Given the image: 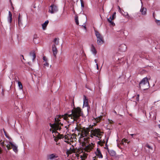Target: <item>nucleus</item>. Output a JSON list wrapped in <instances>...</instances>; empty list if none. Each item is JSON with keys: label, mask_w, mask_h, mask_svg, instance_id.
I'll use <instances>...</instances> for the list:
<instances>
[{"label": "nucleus", "mask_w": 160, "mask_h": 160, "mask_svg": "<svg viewBox=\"0 0 160 160\" xmlns=\"http://www.w3.org/2000/svg\"><path fill=\"white\" fill-rule=\"evenodd\" d=\"M68 111L67 113L65 114L62 115L63 118L65 120L69 119L68 118H70L72 120V122L76 121L78 119L82 114L81 108L79 107L74 108L71 111Z\"/></svg>", "instance_id": "1"}, {"label": "nucleus", "mask_w": 160, "mask_h": 160, "mask_svg": "<svg viewBox=\"0 0 160 160\" xmlns=\"http://www.w3.org/2000/svg\"><path fill=\"white\" fill-rule=\"evenodd\" d=\"M55 122L53 124H51L50 123V125L52 128H53L54 130H52V133H53L54 131V130H60L61 129V127L60 126V125H63V124L61 123V122H60V120L59 118H55Z\"/></svg>", "instance_id": "2"}, {"label": "nucleus", "mask_w": 160, "mask_h": 160, "mask_svg": "<svg viewBox=\"0 0 160 160\" xmlns=\"http://www.w3.org/2000/svg\"><path fill=\"white\" fill-rule=\"evenodd\" d=\"M139 87L143 90L147 89L149 87V82L147 78H143L139 83Z\"/></svg>", "instance_id": "3"}, {"label": "nucleus", "mask_w": 160, "mask_h": 160, "mask_svg": "<svg viewBox=\"0 0 160 160\" xmlns=\"http://www.w3.org/2000/svg\"><path fill=\"white\" fill-rule=\"evenodd\" d=\"M95 34L97 38V43L99 45H101L104 42L103 37L97 31H95Z\"/></svg>", "instance_id": "4"}, {"label": "nucleus", "mask_w": 160, "mask_h": 160, "mask_svg": "<svg viewBox=\"0 0 160 160\" xmlns=\"http://www.w3.org/2000/svg\"><path fill=\"white\" fill-rule=\"evenodd\" d=\"M77 130L81 132V136L82 137H87L88 134L90 131V128H85V127L82 128L81 131L79 130L78 129H77Z\"/></svg>", "instance_id": "5"}, {"label": "nucleus", "mask_w": 160, "mask_h": 160, "mask_svg": "<svg viewBox=\"0 0 160 160\" xmlns=\"http://www.w3.org/2000/svg\"><path fill=\"white\" fill-rule=\"evenodd\" d=\"M58 10L57 7L54 4L52 5L49 8V12L52 14L57 12Z\"/></svg>", "instance_id": "6"}, {"label": "nucleus", "mask_w": 160, "mask_h": 160, "mask_svg": "<svg viewBox=\"0 0 160 160\" xmlns=\"http://www.w3.org/2000/svg\"><path fill=\"white\" fill-rule=\"evenodd\" d=\"M92 133L91 135V137H92V135L98 137V136H101V133L102 132L100 131L99 129H95L94 130H92Z\"/></svg>", "instance_id": "7"}, {"label": "nucleus", "mask_w": 160, "mask_h": 160, "mask_svg": "<svg viewBox=\"0 0 160 160\" xmlns=\"http://www.w3.org/2000/svg\"><path fill=\"white\" fill-rule=\"evenodd\" d=\"M58 157V156L56 154L52 153L47 156V159L48 160H53Z\"/></svg>", "instance_id": "8"}, {"label": "nucleus", "mask_w": 160, "mask_h": 160, "mask_svg": "<svg viewBox=\"0 0 160 160\" xmlns=\"http://www.w3.org/2000/svg\"><path fill=\"white\" fill-rule=\"evenodd\" d=\"M93 144L91 143V144H89L85 147V149L87 152H89L93 149Z\"/></svg>", "instance_id": "9"}, {"label": "nucleus", "mask_w": 160, "mask_h": 160, "mask_svg": "<svg viewBox=\"0 0 160 160\" xmlns=\"http://www.w3.org/2000/svg\"><path fill=\"white\" fill-rule=\"evenodd\" d=\"M119 49L121 52H124L127 49V46L125 44H121L119 47Z\"/></svg>", "instance_id": "10"}, {"label": "nucleus", "mask_w": 160, "mask_h": 160, "mask_svg": "<svg viewBox=\"0 0 160 160\" xmlns=\"http://www.w3.org/2000/svg\"><path fill=\"white\" fill-rule=\"evenodd\" d=\"M52 51L53 55L55 57H56V54H57L58 50L55 44H53L52 45Z\"/></svg>", "instance_id": "11"}, {"label": "nucleus", "mask_w": 160, "mask_h": 160, "mask_svg": "<svg viewBox=\"0 0 160 160\" xmlns=\"http://www.w3.org/2000/svg\"><path fill=\"white\" fill-rule=\"evenodd\" d=\"M9 143L11 145L13 151L15 152H17L18 151L17 147L11 142H9Z\"/></svg>", "instance_id": "12"}, {"label": "nucleus", "mask_w": 160, "mask_h": 160, "mask_svg": "<svg viewBox=\"0 0 160 160\" xmlns=\"http://www.w3.org/2000/svg\"><path fill=\"white\" fill-rule=\"evenodd\" d=\"M96 155L99 158H102L103 157L102 155V154L100 150L98 148L96 152Z\"/></svg>", "instance_id": "13"}, {"label": "nucleus", "mask_w": 160, "mask_h": 160, "mask_svg": "<svg viewBox=\"0 0 160 160\" xmlns=\"http://www.w3.org/2000/svg\"><path fill=\"white\" fill-rule=\"evenodd\" d=\"M91 51L95 55L97 54V51L93 44H91Z\"/></svg>", "instance_id": "14"}, {"label": "nucleus", "mask_w": 160, "mask_h": 160, "mask_svg": "<svg viewBox=\"0 0 160 160\" xmlns=\"http://www.w3.org/2000/svg\"><path fill=\"white\" fill-rule=\"evenodd\" d=\"M30 56L32 57V60L33 62L34 61V60L36 58V54L34 51H32L30 53Z\"/></svg>", "instance_id": "15"}, {"label": "nucleus", "mask_w": 160, "mask_h": 160, "mask_svg": "<svg viewBox=\"0 0 160 160\" xmlns=\"http://www.w3.org/2000/svg\"><path fill=\"white\" fill-rule=\"evenodd\" d=\"M107 148L108 149V152L109 153L110 155L112 156H114L116 155V153L115 151L113 150H111L110 151H109L108 150V148L107 147Z\"/></svg>", "instance_id": "16"}, {"label": "nucleus", "mask_w": 160, "mask_h": 160, "mask_svg": "<svg viewBox=\"0 0 160 160\" xmlns=\"http://www.w3.org/2000/svg\"><path fill=\"white\" fill-rule=\"evenodd\" d=\"M8 14V21L10 23H11L12 21V14L10 11H9Z\"/></svg>", "instance_id": "17"}, {"label": "nucleus", "mask_w": 160, "mask_h": 160, "mask_svg": "<svg viewBox=\"0 0 160 160\" xmlns=\"http://www.w3.org/2000/svg\"><path fill=\"white\" fill-rule=\"evenodd\" d=\"M49 22L48 20H47L44 23H43L42 25V28L43 29L45 30Z\"/></svg>", "instance_id": "18"}, {"label": "nucleus", "mask_w": 160, "mask_h": 160, "mask_svg": "<svg viewBox=\"0 0 160 160\" xmlns=\"http://www.w3.org/2000/svg\"><path fill=\"white\" fill-rule=\"evenodd\" d=\"M112 18H111V16L109 18H108V21L109 22L110 24L112 25L113 26L115 25V23H114L112 21Z\"/></svg>", "instance_id": "19"}, {"label": "nucleus", "mask_w": 160, "mask_h": 160, "mask_svg": "<svg viewBox=\"0 0 160 160\" xmlns=\"http://www.w3.org/2000/svg\"><path fill=\"white\" fill-rule=\"evenodd\" d=\"M140 11L142 12V14L145 15L146 13V9L144 7H142Z\"/></svg>", "instance_id": "20"}, {"label": "nucleus", "mask_w": 160, "mask_h": 160, "mask_svg": "<svg viewBox=\"0 0 160 160\" xmlns=\"http://www.w3.org/2000/svg\"><path fill=\"white\" fill-rule=\"evenodd\" d=\"M84 99L83 101V105L85 106H87L88 103V99L86 98V97L85 96H84Z\"/></svg>", "instance_id": "21"}, {"label": "nucleus", "mask_w": 160, "mask_h": 160, "mask_svg": "<svg viewBox=\"0 0 160 160\" xmlns=\"http://www.w3.org/2000/svg\"><path fill=\"white\" fill-rule=\"evenodd\" d=\"M38 37L37 34H34L33 36V41L35 43H38V42L36 41V40L37 39Z\"/></svg>", "instance_id": "22"}, {"label": "nucleus", "mask_w": 160, "mask_h": 160, "mask_svg": "<svg viewBox=\"0 0 160 160\" xmlns=\"http://www.w3.org/2000/svg\"><path fill=\"white\" fill-rule=\"evenodd\" d=\"M18 25L19 26L21 24V19L20 18V13L19 14V15L18 18Z\"/></svg>", "instance_id": "23"}, {"label": "nucleus", "mask_w": 160, "mask_h": 160, "mask_svg": "<svg viewBox=\"0 0 160 160\" xmlns=\"http://www.w3.org/2000/svg\"><path fill=\"white\" fill-rule=\"evenodd\" d=\"M53 42L56 45H58L59 42V38H55L53 40Z\"/></svg>", "instance_id": "24"}, {"label": "nucleus", "mask_w": 160, "mask_h": 160, "mask_svg": "<svg viewBox=\"0 0 160 160\" xmlns=\"http://www.w3.org/2000/svg\"><path fill=\"white\" fill-rule=\"evenodd\" d=\"M18 86L19 88L20 89H22L23 87H22V86L21 82H20L18 81Z\"/></svg>", "instance_id": "25"}, {"label": "nucleus", "mask_w": 160, "mask_h": 160, "mask_svg": "<svg viewBox=\"0 0 160 160\" xmlns=\"http://www.w3.org/2000/svg\"><path fill=\"white\" fill-rule=\"evenodd\" d=\"M75 22L77 25H78L79 24V22L78 20V16H76L75 18Z\"/></svg>", "instance_id": "26"}, {"label": "nucleus", "mask_w": 160, "mask_h": 160, "mask_svg": "<svg viewBox=\"0 0 160 160\" xmlns=\"http://www.w3.org/2000/svg\"><path fill=\"white\" fill-rule=\"evenodd\" d=\"M72 152V151H71L70 150L68 149L67 150L66 153L67 154V155H69L71 154Z\"/></svg>", "instance_id": "27"}, {"label": "nucleus", "mask_w": 160, "mask_h": 160, "mask_svg": "<svg viewBox=\"0 0 160 160\" xmlns=\"http://www.w3.org/2000/svg\"><path fill=\"white\" fill-rule=\"evenodd\" d=\"M105 142L104 141H103V142L101 141H99L98 142V143L101 146L103 145L104 143Z\"/></svg>", "instance_id": "28"}, {"label": "nucleus", "mask_w": 160, "mask_h": 160, "mask_svg": "<svg viewBox=\"0 0 160 160\" xmlns=\"http://www.w3.org/2000/svg\"><path fill=\"white\" fill-rule=\"evenodd\" d=\"M0 144L2 147L3 148H5V147L4 146V142H2V140H0Z\"/></svg>", "instance_id": "29"}, {"label": "nucleus", "mask_w": 160, "mask_h": 160, "mask_svg": "<svg viewBox=\"0 0 160 160\" xmlns=\"http://www.w3.org/2000/svg\"><path fill=\"white\" fill-rule=\"evenodd\" d=\"M80 1L81 2V7L83 8L84 7V4L83 1V0H80Z\"/></svg>", "instance_id": "30"}, {"label": "nucleus", "mask_w": 160, "mask_h": 160, "mask_svg": "<svg viewBox=\"0 0 160 160\" xmlns=\"http://www.w3.org/2000/svg\"><path fill=\"white\" fill-rule=\"evenodd\" d=\"M49 63L47 62H45V63L43 64V67H49Z\"/></svg>", "instance_id": "31"}, {"label": "nucleus", "mask_w": 160, "mask_h": 160, "mask_svg": "<svg viewBox=\"0 0 160 160\" xmlns=\"http://www.w3.org/2000/svg\"><path fill=\"white\" fill-rule=\"evenodd\" d=\"M67 136H64L63 135H62L60 137V138H64V140H66L67 139Z\"/></svg>", "instance_id": "32"}, {"label": "nucleus", "mask_w": 160, "mask_h": 160, "mask_svg": "<svg viewBox=\"0 0 160 160\" xmlns=\"http://www.w3.org/2000/svg\"><path fill=\"white\" fill-rule=\"evenodd\" d=\"M10 146H11V145L9 143V144H8L6 146V147L8 150L10 149L11 148V147Z\"/></svg>", "instance_id": "33"}, {"label": "nucleus", "mask_w": 160, "mask_h": 160, "mask_svg": "<svg viewBox=\"0 0 160 160\" xmlns=\"http://www.w3.org/2000/svg\"><path fill=\"white\" fill-rule=\"evenodd\" d=\"M71 151H72V152H75V150H74V148H70V149H69Z\"/></svg>", "instance_id": "34"}, {"label": "nucleus", "mask_w": 160, "mask_h": 160, "mask_svg": "<svg viewBox=\"0 0 160 160\" xmlns=\"http://www.w3.org/2000/svg\"><path fill=\"white\" fill-rule=\"evenodd\" d=\"M43 60L45 61V62H47V59L45 56H44L43 57Z\"/></svg>", "instance_id": "35"}, {"label": "nucleus", "mask_w": 160, "mask_h": 160, "mask_svg": "<svg viewBox=\"0 0 160 160\" xmlns=\"http://www.w3.org/2000/svg\"><path fill=\"white\" fill-rule=\"evenodd\" d=\"M116 13V12H114L112 15V19H113L114 18V17L115 16Z\"/></svg>", "instance_id": "36"}, {"label": "nucleus", "mask_w": 160, "mask_h": 160, "mask_svg": "<svg viewBox=\"0 0 160 160\" xmlns=\"http://www.w3.org/2000/svg\"><path fill=\"white\" fill-rule=\"evenodd\" d=\"M146 146L149 149H152V148L148 144Z\"/></svg>", "instance_id": "37"}, {"label": "nucleus", "mask_w": 160, "mask_h": 160, "mask_svg": "<svg viewBox=\"0 0 160 160\" xmlns=\"http://www.w3.org/2000/svg\"><path fill=\"white\" fill-rule=\"evenodd\" d=\"M156 22L158 24H160V20H157L156 21Z\"/></svg>", "instance_id": "38"}, {"label": "nucleus", "mask_w": 160, "mask_h": 160, "mask_svg": "<svg viewBox=\"0 0 160 160\" xmlns=\"http://www.w3.org/2000/svg\"><path fill=\"white\" fill-rule=\"evenodd\" d=\"M139 94H138L137 95V101H139Z\"/></svg>", "instance_id": "39"}, {"label": "nucleus", "mask_w": 160, "mask_h": 160, "mask_svg": "<svg viewBox=\"0 0 160 160\" xmlns=\"http://www.w3.org/2000/svg\"><path fill=\"white\" fill-rule=\"evenodd\" d=\"M97 68L98 69V63H96Z\"/></svg>", "instance_id": "40"}, {"label": "nucleus", "mask_w": 160, "mask_h": 160, "mask_svg": "<svg viewBox=\"0 0 160 160\" xmlns=\"http://www.w3.org/2000/svg\"><path fill=\"white\" fill-rule=\"evenodd\" d=\"M127 140H126V139H124V141L126 142H127Z\"/></svg>", "instance_id": "41"}, {"label": "nucleus", "mask_w": 160, "mask_h": 160, "mask_svg": "<svg viewBox=\"0 0 160 160\" xmlns=\"http://www.w3.org/2000/svg\"><path fill=\"white\" fill-rule=\"evenodd\" d=\"M94 61L96 63H97V59H95Z\"/></svg>", "instance_id": "42"}, {"label": "nucleus", "mask_w": 160, "mask_h": 160, "mask_svg": "<svg viewBox=\"0 0 160 160\" xmlns=\"http://www.w3.org/2000/svg\"><path fill=\"white\" fill-rule=\"evenodd\" d=\"M133 135H134V134H130V135H131V136H132V137H133Z\"/></svg>", "instance_id": "43"}, {"label": "nucleus", "mask_w": 160, "mask_h": 160, "mask_svg": "<svg viewBox=\"0 0 160 160\" xmlns=\"http://www.w3.org/2000/svg\"><path fill=\"white\" fill-rule=\"evenodd\" d=\"M108 139H107V142H106V146H107V142H108Z\"/></svg>", "instance_id": "44"}, {"label": "nucleus", "mask_w": 160, "mask_h": 160, "mask_svg": "<svg viewBox=\"0 0 160 160\" xmlns=\"http://www.w3.org/2000/svg\"><path fill=\"white\" fill-rule=\"evenodd\" d=\"M159 128H160V124L158 125Z\"/></svg>", "instance_id": "45"}, {"label": "nucleus", "mask_w": 160, "mask_h": 160, "mask_svg": "<svg viewBox=\"0 0 160 160\" xmlns=\"http://www.w3.org/2000/svg\"><path fill=\"white\" fill-rule=\"evenodd\" d=\"M22 58L24 59V57H23V55H22Z\"/></svg>", "instance_id": "46"}, {"label": "nucleus", "mask_w": 160, "mask_h": 160, "mask_svg": "<svg viewBox=\"0 0 160 160\" xmlns=\"http://www.w3.org/2000/svg\"><path fill=\"white\" fill-rule=\"evenodd\" d=\"M4 132V133H5V136H6V137H7V136H6V132H5V131Z\"/></svg>", "instance_id": "47"}, {"label": "nucleus", "mask_w": 160, "mask_h": 160, "mask_svg": "<svg viewBox=\"0 0 160 160\" xmlns=\"http://www.w3.org/2000/svg\"><path fill=\"white\" fill-rule=\"evenodd\" d=\"M50 131H52L51 129H50Z\"/></svg>", "instance_id": "48"}, {"label": "nucleus", "mask_w": 160, "mask_h": 160, "mask_svg": "<svg viewBox=\"0 0 160 160\" xmlns=\"http://www.w3.org/2000/svg\"><path fill=\"white\" fill-rule=\"evenodd\" d=\"M73 12H74V13L75 12V11L74 10L73 11Z\"/></svg>", "instance_id": "49"}, {"label": "nucleus", "mask_w": 160, "mask_h": 160, "mask_svg": "<svg viewBox=\"0 0 160 160\" xmlns=\"http://www.w3.org/2000/svg\"><path fill=\"white\" fill-rule=\"evenodd\" d=\"M115 113H116V111L115 112Z\"/></svg>", "instance_id": "50"}, {"label": "nucleus", "mask_w": 160, "mask_h": 160, "mask_svg": "<svg viewBox=\"0 0 160 160\" xmlns=\"http://www.w3.org/2000/svg\"><path fill=\"white\" fill-rule=\"evenodd\" d=\"M119 9H120V8L119 7Z\"/></svg>", "instance_id": "51"}, {"label": "nucleus", "mask_w": 160, "mask_h": 160, "mask_svg": "<svg viewBox=\"0 0 160 160\" xmlns=\"http://www.w3.org/2000/svg\"><path fill=\"white\" fill-rule=\"evenodd\" d=\"M57 160H58L57 159Z\"/></svg>", "instance_id": "52"}]
</instances>
